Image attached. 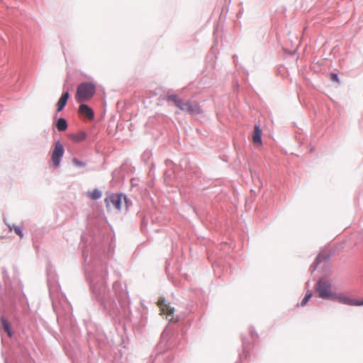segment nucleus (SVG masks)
I'll list each match as a JSON object with an SVG mask.
<instances>
[{
	"label": "nucleus",
	"mask_w": 363,
	"mask_h": 363,
	"mask_svg": "<svg viewBox=\"0 0 363 363\" xmlns=\"http://www.w3.org/2000/svg\"><path fill=\"white\" fill-rule=\"evenodd\" d=\"M167 101H172L182 111H184L191 115L199 114L201 113V109L198 104H193L190 101H183L177 95L170 94L166 96Z\"/></svg>",
	"instance_id": "nucleus-1"
},
{
	"label": "nucleus",
	"mask_w": 363,
	"mask_h": 363,
	"mask_svg": "<svg viewBox=\"0 0 363 363\" xmlns=\"http://www.w3.org/2000/svg\"><path fill=\"white\" fill-rule=\"evenodd\" d=\"M96 87L93 83H81L77 86L75 99L78 103L87 101L94 95Z\"/></svg>",
	"instance_id": "nucleus-2"
},
{
	"label": "nucleus",
	"mask_w": 363,
	"mask_h": 363,
	"mask_svg": "<svg viewBox=\"0 0 363 363\" xmlns=\"http://www.w3.org/2000/svg\"><path fill=\"white\" fill-rule=\"evenodd\" d=\"M316 291L319 297L324 299H333L334 293L332 291L330 283L325 279H320L316 284Z\"/></svg>",
	"instance_id": "nucleus-3"
},
{
	"label": "nucleus",
	"mask_w": 363,
	"mask_h": 363,
	"mask_svg": "<svg viewBox=\"0 0 363 363\" xmlns=\"http://www.w3.org/2000/svg\"><path fill=\"white\" fill-rule=\"evenodd\" d=\"M104 201L108 208H115L118 211H121L123 203L126 205V198L122 194H111L106 197Z\"/></svg>",
	"instance_id": "nucleus-4"
},
{
	"label": "nucleus",
	"mask_w": 363,
	"mask_h": 363,
	"mask_svg": "<svg viewBox=\"0 0 363 363\" xmlns=\"http://www.w3.org/2000/svg\"><path fill=\"white\" fill-rule=\"evenodd\" d=\"M157 304L160 308L161 315H165L166 318L170 322L177 323L178 321V318L173 315L174 308L170 306L169 304L166 303L164 298L159 299Z\"/></svg>",
	"instance_id": "nucleus-5"
},
{
	"label": "nucleus",
	"mask_w": 363,
	"mask_h": 363,
	"mask_svg": "<svg viewBox=\"0 0 363 363\" xmlns=\"http://www.w3.org/2000/svg\"><path fill=\"white\" fill-rule=\"evenodd\" d=\"M64 154V147L60 141L55 143V147L52 152V161L54 165L57 167L60 163V159Z\"/></svg>",
	"instance_id": "nucleus-6"
},
{
	"label": "nucleus",
	"mask_w": 363,
	"mask_h": 363,
	"mask_svg": "<svg viewBox=\"0 0 363 363\" xmlns=\"http://www.w3.org/2000/svg\"><path fill=\"white\" fill-rule=\"evenodd\" d=\"M333 300H336L341 303L350 306H363V301H359L355 299H352L343 294H334V297Z\"/></svg>",
	"instance_id": "nucleus-7"
},
{
	"label": "nucleus",
	"mask_w": 363,
	"mask_h": 363,
	"mask_svg": "<svg viewBox=\"0 0 363 363\" xmlns=\"http://www.w3.org/2000/svg\"><path fill=\"white\" fill-rule=\"evenodd\" d=\"M262 130L259 128V127L258 125H255L252 134V141L255 145L258 146H261L262 144Z\"/></svg>",
	"instance_id": "nucleus-8"
},
{
	"label": "nucleus",
	"mask_w": 363,
	"mask_h": 363,
	"mask_svg": "<svg viewBox=\"0 0 363 363\" xmlns=\"http://www.w3.org/2000/svg\"><path fill=\"white\" fill-rule=\"evenodd\" d=\"M79 113L86 116L88 119L94 118V112L91 108L86 104H81L79 107Z\"/></svg>",
	"instance_id": "nucleus-9"
},
{
	"label": "nucleus",
	"mask_w": 363,
	"mask_h": 363,
	"mask_svg": "<svg viewBox=\"0 0 363 363\" xmlns=\"http://www.w3.org/2000/svg\"><path fill=\"white\" fill-rule=\"evenodd\" d=\"M69 96V94L67 91L62 94V95L61 96V97L60 98V99L57 104L58 112L61 111L64 108V107L65 106V105L67 102Z\"/></svg>",
	"instance_id": "nucleus-10"
},
{
	"label": "nucleus",
	"mask_w": 363,
	"mask_h": 363,
	"mask_svg": "<svg viewBox=\"0 0 363 363\" xmlns=\"http://www.w3.org/2000/svg\"><path fill=\"white\" fill-rule=\"evenodd\" d=\"M1 323L3 326L4 330L7 333L8 336L11 337L12 336V333L11 330L10 323L4 318H1Z\"/></svg>",
	"instance_id": "nucleus-11"
},
{
	"label": "nucleus",
	"mask_w": 363,
	"mask_h": 363,
	"mask_svg": "<svg viewBox=\"0 0 363 363\" xmlns=\"http://www.w3.org/2000/svg\"><path fill=\"white\" fill-rule=\"evenodd\" d=\"M56 127L59 131H65L67 128V123L65 119L59 118L56 123Z\"/></svg>",
	"instance_id": "nucleus-12"
},
{
	"label": "nucleus",
	"mask_w": 363,
	"mask_h": 363,
	"mask_svg": "<svg viewBox=\"0 0 363 363\" xmlns=\"http://www.w3.org/2000/svg\"><path fill=\"white\" fill-rule=\"evenodd\" d=\"M87 195L91 199L96 200L101 197L102 194L99 189H94L92 191H89Z\"/></svg>",
	"instance_id": "nucleus-13"
},
{
	"label": "nucleus",
	"mask_w": 363,
	"mask_h": 363,
	"mask_svg": "<svg viewBox=\"0 0 363 363\" xmlns=\"http://www.w3.org/2000/svg\"><path fill=\"white\" fill-rule=\"evenodd\" d=\"M72 139L76 142H80L85 139L86 135L84 133H79L77 135H73L71 136Z\"/></svg>",
	"instance_id": "nucleus-14"
},
{
	"label": "nucleus",
	"mask_w": 363,
	"mask_h": 363,
	"mask_svg": "<svg viewBox=\"0 0 363 363\" xmlns=\"http://www.w3.org/2000/svg\"><path fill=\"white\" fill-rule=\"evenodd\" d=\"M312 296L311 292H308L301 303V306H304Z\"/></svg>",
	"instance_id": "nucleus-15"
},
{
	"label": "nucleus",
	"mask_w": 363,
	"mask_h": 363,
	"mask_svg": "<svg viewBox=\"0 0 363 363\" xmlns=\"http://www.w3.org/2000/svg\"><path fill=\"white\" fill-rule=\"evenodd\" d=\"M13 231L21 238H23L21 229L18 226L13 225Z\"/></svg>",
	"instance_id": "nucleus-16"
},
{
	"label": "nucleus",
	"mask_w": 363,
	"mask_h": 363,
	"mask_svg": "<svg viewBox=\"0 0 363 363\" xmlns=\"http://www.w3.org/2000/svg\"><path fill=\"white\" fill-rule=\"evenodd\" d=\"M330 78L333 81L335 82H337L339 83V79H338V77H337V74H335V73H332L331 74V76H330Z\"/></svg>",
	"instance_id": "nucleus-17"
},
{
	"label": "nucleus",
	"mask_w": 363,
	"mask_h": 363,
	"mask_svg": "<svg viewBox=\"0 0 363 363\" xmlns=\"http://www.w3.org/2000/svg\"><path fill=\"white\" fill-rule=\"evenodd\" d=\"M73 163L77 166L82 167L84 164L82 162L79 161L77 159L74 158L72 160Z\"/></svg>",
	"instance_id": "nucleus-18"
},
{
	"label": "nucleus",
	"mask_w": 363,
	"mask_h": 363,
	"mask_svg": "<svg viewBox=\"0 0 363 363\" xmlns=\"http://www.w3.org/2000/svg\"><path fill=\"white\" fill-rule=\"evenodd\" d=\"M9 228V231L11 232L12 230H13V225H8Z\"/></svg>",
	"instance_id": "nucleus-19"
}]
</instances>
